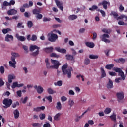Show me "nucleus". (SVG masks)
<instances>
[{
	"label": "nucleus",
	"instance_id": "63",
	"mask_svg": "<svg viewBox=\"0 0 127 127\" xmlns=\"http://www.w3.org/2000/svg\"><path fill=\"white\" fill-rule=\"evenodd\" d=\"M33 111L34 112H40V107H38L37 108H35L33 109Z\"/></svg>",
	"mask_w": 127,
	"mask_h": 127
},
{
	"label": "nucleus",
	"instance_id": "10",
	"mask_svg": "<svg viewBox=\"0 0 127 127\" xmlns=\"http://www.w3.org/2000/svg\"><path fill=\"white\" fill-rule=\"evenodd\" d=\"M55 50L59 52L60 53H63V54H66L67 53V50L65 49H61L60 47H57L55 48Z\"/></svg>",
	"mask_w": 127,
	"mask_h": 127
},
{
	"label": "nucleus",
	"instance_id": "31",
	"mask_svg": "<svg viewBox=\"0 0 127 127\" xmlns=\"http://www.w3.org/2000/svg\"><path fill=\"white\" fill-rule=\"evenodd\" d=\"M105 68L107 69V70H111L114 68V64H107L105 66Z\"/></svg>",
	"mask_w": 127,
	"mask_h": 127
},
{
	"label": "nucleus",
	"instance_id": "37",
	"mask_svg": "<svg viewBox=\"0 0 127 127\" xmlns=\"http://www.w3.org/2000/svg\"><path fill=\"white\" fill-rule=\"evenodd\" d=\"M89 58L90 59H98L99 58V56L96 55H90Z\"/></svg>",
	"mask_w": 127,
	"mask_h": 127
},
{
	"label": "nucleus",
	"instance_id": "59",
	"mask_svg": "<svg viewBox=\"0 0 127 127\" xmlns=\"http://www.w3.org/2000/svg\"><path fill=\"white\" fill-rule=\"evenodd\" d=\"M61 101L62 102H66V101H67V97H65V96H62L61 98Z\"/></svg>",
	"mask_w": 127,
	"mask_h": 127
},
{
	"label": "nucleus",
	"instance_id": "62",
	"mask_svg": "<svg viewBox=\"0 0 127 127\" xmlns=\"http://www.w3.org/2000/svg\"><path fill=\"white\" fill-rule=\"evenodd\" d=\"M61 25L59 24H54L52 26L53 28H58V27H60Z\"/></svg>",
	"mask_w": 127,
	"mask_h": 127
},
{
	"label": "nucleus",
	"instance_id": "52",
	"mask_svg": "<svg viewBox=\"0 0 127 127\" xmlns=\"http://www.w3.org/2000/svg\"><path fill=\"white\" fill-rule=\"evenodd\" d=\"M17 106H19V102H18V101H16L15 103L12 104V108H16Z\"/></svg>",
	"mask_w": 127,
	"mask_h": 127
},
{
	"label": "nucleus",
	"instance_id": "34",
	"mask_svg": "<svg viewBox=\"0 0 127 127\" xmlns=\"http://www.w3.org/2000/svg\"><path fill=\"white\" fill-rule=\"evenodd\" d=\"M89 111H91V109H90V108H88L85 111L84 113H82L81 116L77 117L78 119L80 120V119H82L83 117H84V115L86 114V113H87V112H89Z\"/></svg>",
	"mask_w": 127,
	"mask_h": 127
},
{
	"label": "nucleus",
	"instance_id": "42",
	"mask_svg": "<svg viewBox=\"0 0 127 127\" xmlns=\"http://www.w3.org/2000/svg\"><path fill=\"white\" fill-rule=\"evenodd\" d=\"M89 10H91V11H95V10L98 9V7L95 5H94L91 7V8H89Z\"/></svg>",
	"mask_w": 127,
	"mask_h": 127
},
{
	"label": "nucleus",
	"instance_id": "43",
	"mask_svg": "<svg viewBox=\"0 0 127 127\" xmlns=\"http://www.w3.org/2000/svg\"><path fill=\"white\" fill-rule=\"evenodd\" d=\"M90 62H91V61H90V59L89 58L85 59V60H84L85 65H89V64H90Z\"/></svg>",
	"mask_w": 127,
	"mask_h": 127
},
{
	"label": "nucleus",
	"instance_id": "20",
	"mask_svg": "<svg viewBox=\"0 0 127 127\" xmlns=\"http://www.w3.org/2000/svg\"><path fill=\"white\" fill-rule=\"evenodd\" d=\"M114 60L116 63H125L126 61L125 59L123 58L117 59H114Z\"/></svg>",
	"mask_w": 127,
	"mask_h": 127
},
{
	"label": "nucleus",
	"instance_id": "22",
	"mask_svg": "<svg viewBox=\"0 0 127 127\" xmlns=\"http://www.w3.org/2000/svg\"><path fill=\"white\" fill-rule=\"evenodd\" d=\"M6 6H9V3L6 1H4L1 5L2 9H5L6 8Z\"/></svg>",
	"mask_w": 127,
	"mask_h": 127
},
{
	"label": "nucleus",
	"instance_id": "47",
	"mask_svg": "<svg viewBox=\"0 0 127 127\" xmlns=\"http://www.w3.org/2000/svg\"><path fill=\"white\" fill-rule=\"evenodd\" d=\"M35 17H36V19H37V20L42 19V17H43V16L42 15V14L39 13L37 15L35 16Z\"/></svg>",
	"mask_w": 127,
	"mask_h": 127
},
{
	"label": "nucleus",
	"instance_id": "40",
	"mask_svg": "<svg viewBox=\"0 0 127 127\" xmlns=\"http://www.w3.org/2000/svg\"><path fill=\"white\" fill-rule=\"evenodd\" d=\"M32 13H33V14H34L35 15H37L39 14V13H40V10H37V9H35L33 10Z\"/></svg>",
	"mask_w": 127,
	"mask_h": 127
},
{
	"label": "nucleus",
	"instance_id": "12",
	"mask_svg": "<svg viewBox=\"0 0 127 127\" xmlns=\"http://www.w3.org/2000/svg\"><path fill=\"white\" fill-rule=\"evenodd\" d=\"M108 81H109L106 85L107 89H113V88H114V85H113V81L110 78H108Z\"/></svg>",
	"mask_w": 127,
	"mask_h": 127
},
{
	"label": "nucleus",
	"instance_id": "44",
	"mask_svg": "<svg viewBox=\"0 0 127 127\" xmlns=\"http://www.w3.org/2000/svg\"><path fill=\"white\" fill-rule=\"evenodd\" d=\"M18 88V82H15L13 83V85H12V89H15V88Z\"/></svg>",
	"mask_w": 127,
	"mask_h": 127
},
{
	"label": "nucleus",
	"instance_id": "21",
	"mask_svg": "<svg viewBox=\"0 0 127 127\" xmlns=\"http://www.w3.org/2000/svg\"><path fill=\"white\" fill-rule=\"evenodd\" d=\"M13 114H14V117L15 119H17L18 118H19V111H18V110L15 109L13 111Z\"/></svg>",
	"mask_w": 127,
	"mask_h": 127
},
{
	"label": "nucleus",
	"instance_id": "5",
	"mask_svg": "<svg viewBox=\"0 0 127 127\" xmlns=\"http://www.w3.org/2000/svg\"><path fill=\"white\" fill-rule=\"evenodd\" d=\"M57 39H58V36L54 33L51 34L50 36L48 37V40L51 42H55Z\"/></svg>",
	"mask_w": 127,
	"mask_h": 127
},
{
	"label": "nucleus",
	"instance_id": "7",
	"mask_svg": "<svg viewBox=\"0 0 127 127\" xmlns=\"http://www.w3.org/2000/svg\"><path fill=\"white\" fill-rule=\"evenodd\" d=\"M71 70L72 68H70L66 70H64V71H63V73L64 76L67 75L68 79H71L72 77V72H71Z\"/></svg>",
	"mask_w": 127,
	"mask_h": 127
},
{
	"label": "nucleus",
	"instance_id": "19",
	"mask_svg": "<svg viewBox=\"0 0 127 127\" xmlns=\"http://www.w3.org/2000/svg\"><path fill=\"white\" fill-rule=\"evenodd\" d=\"M100 70H101V78L103 79V78H105V77L107 76V74H106V71L104 69V68L101 67L100 68Z\"/></svg>",
	"mask_w": 127,
	"mask_h": 127
},
{
	"label": "nucleus",
	"instance_id": "64",
	"mask_svg": "<svg viewBox=\"0 0 127 127\" xmlns=\"http://www.w3.org/2000/svg\"><path fill=\"white\" fill-rule=\"evenodd\" d=\"M50 20H51V19H50V18H46V17H44L43 18V21L44 22H46L47 21H50Z\"/></svg>",
	"mask_w": 127,
	"mask_h": 127
},
{
	"label": "nucleus",
	"instance_id": "41",
	"mask_svg": "<svg viewBox=\"0 0 127 127\" xmlns=\"http://www.w3.org/2000/svg\"><path fill=\"white\" fill-rule=\"evenodd\" d=\"M102 32H104V33H108V34H110L111 33V29H106V28H103L102 30Z\"/></svg>",
	"mask_w": 127,
	"mask_h": 127
},
{
	"label": "nucleus",
	"instance_id": "2",
	"mask_svg": "<svg viewBox=\"0 0 127 127\" xmlns=\"http://www.w3.org/2000/svg\"><path fill=\"white\" fill-rule=\"evenodd\" d=\"M114 71L116 72V73H118V75L121 77L123 81H125L126 80V75L124 74V72L122 70V69L118 67H114Z\"/></svg>",
	"mask_w": 127,
	"mask_h": 127
},
{
	"label": "nucleus",
	"instance_id": "33",
	"mask_svg": "<svg viewBox=\"0 0 127 127\" xmlns=\"http://www.w3.org/2000/svg\"><path fill=\"white\" fill-rule=\"evenodd\" d=\"M61 116V113H58L54 116V120L55 121H59V118Z\"/></svg>",
	"mask_w": 127,
	"mask_h": 127
},
{
	"label": "nucleus",
	"instance_id": "48",
	"mask_svg": "<svg viewBox=\"0 0 127 127\" xmlns=\"http://www.w3.org/2000/svg\"><path fill=\"white\" fill-rule=\"evenodd\" d=\"M38 54H39V50H37L36 52H33L31 54V55H32V56L35 57V56H37Z\"/></svg>",
	"mask_w": 127,
	"mask_h": 127
},
{
	"label": "nucleus",
	"instance_id": "6",
	"mask_svg": "<svg viewBox=\"0 0 127 127\" xmlns=\"http://www.w3.org/2000/svg\"><path fill=\"white\" fill-rule=\"evenodd\" d=\"M116 96L117 98V101L119 103L121 102V101L124 100V98H125V94H124V92H118L116 93Z\"/></svg>",
	"mask_w": 127,
	"mask_h": 127
},
{
	"label": "nucleus",
	"instance_id": "24",
	"mask_svg": "<svg viewBox=\"0 0 127 127\" xmlns=\"http://www.w3.org/2000/svg\"><path fill=\"white\" fill-rule=\"evenodd\" d=\"M45 51L47 53H51V52H53V47L46 48L45 49Z\"/></svg>",
	"mask_w": 127,
	"mask_h": 127
},
{
	"label": "nucleus",
	"instance_id": "28",
	"mask_svg": "<svg viewBox=\"0 0 127 127\" xmlns=\"http://www.w3.org/2000/svg\"><path fill=\"white\" fill-rule=\"evenodd\" d=\"M110 15L111 16H114L115 19H117V18H118V16H119V14H118L117 12L115 11H111L110 13Z\"/></svg>",
	"mask_w": 127,
	"mask_h": 127
},
{
	"label": "nucleus",
	"instance_id": "30",
	"mask_svg": "<svg viewBox=\"0 0 127 127\" xmlns=\"http://www.w3.org/2000/svg\"><path fill=\"white\" fill-rule=\"evenodd\" d=\"M9 66L10 67H12L13 68H14V69H15L16 68V63H15V62H12V61H10L9 62Z\"/></svg>",
	"mask_w": 127,
	"mask_h": 127
},
{
	"label": "nucleus",
	"instance_id": "46",
	"mask_svg": "<svg viewBox=\"0 0 127 127\" xmlns=\"http://www.w3.org/2000/svg\"><path fill=\"white\" fill-rule=\"evenodd\" d=\"M27 26L29 28H31L33 26V23L31 21H28L27 22Z\"/></svg>",
	"mask_w": 127,
	"mask_h": 127
},
{
	"label": "nucleus",
	"instance_id": "35",
	"mask_svg": "<svg viewBox=\"0 0 127 127\" xmlns=\"http://www.w3.org/2000/svg\"><path fill=\"white\" fill-rule=\"evenodd\" d=\"M63 83L62 82V81L59 80L57 82H55L54 85L55 86H59V87H61L62 86Z\"/></svg>",
	"mask_w": 127,
	"mask_h": 127
},
{
	"label": "nucleus",
	"instance_id": "29",
	"mask_svg": "<svg viewBox=\"0 0 127 127\" xmlns=\"http://www.w3.org/2000/svg\"><path fill=\"white\" fill-rule=\"evenodd\" d=\"M56 109L58 111H60V110L62 109V104H61V103L59 101L57 103Z\"/></svg>",
	"mask_w": 127,
	"mask_h": 127
},
{
	"label": "nucleus",
	"instance_id": "1",
	"mask_svg": "<svg viewBox=\"0 0 127 127\" xmlns=\"http://www.w3.org/2000/svg\"><path fill=\"white\" fill-rule=\"evenodd\" d=\"M51 62L54 64V65L50 66V64L49 63V62H48V59L47 58L45 59V63L47 69H58L59 68V66L61 65V64L59 63L58 61H56L55 60L51 59Z\"/></svg>",
	"mask_w": 127,
	"mask_h": 127
},
{
	"label": "nucleus",
	"instance_id": "15",
	"mask_svg": "<svg viewBox=\"0 0 127 127\" xmlns=\"http://www.w3.org/2000/svg\"><path fill=\"white\" fill-rule=\"evenodd\" d=\"M109 118L111 119V121L114 122V123H117V115L116 113H113Z\"/></svg>",
	"mask_w": 127,
	"mask_h": 127
},
{
	"label": "nucleus",
	"instance_id": "17",
	"mask_svg": "<svg viewBox=\"0 0 127 127\" xmlns=\"http://www.w3.org/2000/svg\"><path fill=\"white\" fill-rule=\"evenodd\" d=\"M85 45L89 48H94L95 47V44L92 42H86Z\"/></svg>",
	"mask_w": 127,
	"mask_h": 127
},
{
	"label": "nucleus",
	"instance_id": "11",
	"mask_svg": "<svg viewBox=\"0 0 127 127\" xmlns=\"http://www.w3.org/2000/svg\"><path fill=\"white\" fill-rule=\"evenodd\" d=\"M34 88L37 90L38 94H42L44 91L43 88L40 86H37V85H35Z\"/></svg>",
	"mask_w": 127,
	"mask_h": 127
},
{
	"label": "nucleus",
	"instance_id": "3",
	"mask_svg": "<svg viewBox=\"0 0 127 127\" xmlns=\"http://www.w3.org/2000/svg\"><path fill=\"white\" fill-rule=\"evenodd\" d=\"M2 103L3 105H5V106H3V108L4 109H7V108H9V107L11 106V104H12V100L8 98H5L3 100Z\"/></svg>",
	"mask_w": 127,
	"mask_h": 127
},
{
	"label": "nucleus",
	"instance_id": "51",
	"mask_svg": "<svg viewBox=\"0 0 127 127\" xmlns=\"http://www.w3.org/2000/svg\"><path fill=\"white\" fill-rule=\"evenodd\" d=\"M46 99L49 101L50 103H51L52 102V96L51 95H49L48 96H46Z\"/></svg>",
	"mask_w": 127,
	"mask_h": 127
},
{
	"label": "nucleus",
	"instance_id": "56",
	"mask_svg": "<svg viewBox=\"0 0 127 127\" xmlns=\"http://www.w3.org/2000/svg\"><path fill=\"white\" fill-rule=\"evenodd\" d=\"M43 127H51V125L49 122H46L43 125Z\"/></svg>",
	"mask_w": 127,
	"mask_h": 127
},
{
	"label": "nucleus",
	"instance_id": "9",
	"mask_svg": "<svg viewBox=\"0 0 127 127\" xmlns=\"http://www.w3.org/2000/svg\"><path fill=\"white\" fill-rule=\"evenodd\" d=\"M55 3L58 7L60 8V10H62V11L64 10V8L63 7V3L60 2V1L58 0H55Z\"/></svg>",
	"mask_w": 127,
	"mask_h": 127
},
{
	"label": "nucleus",
	"instance_id": "45",
	"mask_svg": "<svg viewBox=\"0 0 127 127\" xmlns=\"http://www.w3.org/2000/svg\"><path fill=\"white\" fill-rule=\"evenodd\" d=\"M74 104H75V102H74V100L72 99H69L68 101L69 106H70V107H73V106H74Z\"/></svg>",
	"mask_w": 127,
	"mask_h": 127
},
{
	"label": "nucleus",
	"instance_id": "32",
	"mask_svg": "<svg viewBox=\"0 0 127 127\" xmlns=\"http://www.w3.org/2000/svg\"><path fill=\"white\" fill-rule=\"evenodd\" d=\"M67 68H68V64H65L62 67V72H64V71L67 70Z\"/></svg>",
	"mask_w": 127,
	"mask_h": 127
},
{
	"label": "nucleus",
	"instance_id": "49",
	"mask_svg": "<svg viewBox=\"0 0 127 127\" xmlns=\"http://www.w3.org/2000/svg\"><path fill=\"white\" fill-rule=\"evenodd\" d=\"M22 24H23L22 22L18 23L17 25V28H24V26Z\"/></svg>",
	"mask_w": 127,
	"mask_h": 127
},
{
	"label": "nucleus",
	"instance_id": "23",
	"mask_svg": "<svg viewBox=\"0 0 127 127\" xmlns=\"http://www.w3.org/2000/svg\"><path fill=\"white\" fill-rule=\"evenodd\" d=\"M35 49H37V50H39L40 49V47H38L36 45H32L30 47V51H34Z\"/></svg>",
	"mask_w": 127,
	"mask_h": 127
},
{
	"label": "nucleus",
	"instance_id": "55",
	"mask_svg": "<svg viewBox=\"0 0 127 127\" xmlns=\"http://www.w3.org/2000/svg\"><path fill=\"white\" fill-rule=\"evenodd\" d=\"M5 84L4 81H3V80L2 78H0V87H2V86H4Z\"/></svg>",
	"mask_w": 127,
	"mask_h": 127
},
{
	"label": "nucleus",
	"instance_id": "60",
	"mask_svg": "<svg viewBox=\"0 0 127 127\" xmlns=\"http://www.w3.org/2000/svg\"><path fill=\"white\" fill-rule=\"evenodd\" d=\"M124 15H121L120 16H118L117 18V20H120V19H124Z\"/></svg>",
	"mask_w": 127,
	"mask_h": 127
},
{
	"label": "nucleus",
	"instance_id": "53",
	"mask_svg": "<svg viewBox=\"0 0 127 127\" xmlns=\"http://www.w3.org/2000/svg\"><path fill=\"white\" fill-rule=\"evenodd\" d=\"M0 72L1 74H4L5 69L4 67L3 66H1L0 67Z\"/></svg>",
	"mask_w": 127,
	"mask_h": 127
},
{
	"label": "nucleus",
	"instance_id": "8",
	"mask_svg": "<svg viewBox=\"0 0 127 127\" xmlns=\"http://www.w3.org/2000/svg\"><path fill=\"white\" fill-rule=\"evenodd\" d=\"M99 6L102 5L104 9H108L107 5H110V2H108L106 0H103L101 3H99L98 4Z\"/></svg>",
	"mask_w": 127,
	"mask_h": 127
},
{
	"label": "nucleus",
	"instance_id": "18",
	"mask_svg": "<svg viewBox=\"0 0 127 127\" xmlns=\"http://www.w3.org/2000/svg\"><path fill=\"white\" fill-rule=\"evenodd\" d=\"M8 15H14L17 13V11L14 9H11L7 11Z\"/></svg>",
	"mask_w": 127,
	"mask_h": 127
},
{
	"label": "nucleus",
	"instance_id": "25",
	"mask_svg": "<svg viewBox=\"0 0 127 127\" xmlns=\"http://www.w3.org/2000/svg\"><path fill=\"white\" fill-rule=\"evenodd\" d=\"M11 39V40H13V36L12 35H9V34H7L6 36L5 37V41L9 42V39Z\"/></svg>",
	"mask_w": 127,
	"mask_h": 127
},
{
	"label": "nucleus",
	"instance_id": "61",
	"mask_svg": "<svg viewBox=\"0 0 127 127\" xmlns=\"http://www.w3.org/2000/svg\"><path fill=\"white\" fill-rule=\"evenodd\" d=\"M121 80H123L122 79V77L121 78V77H119V78H116L115 79V83H120V81H121Z\"/></svg>",
	"mask_w": 127,
	"mask_h": 127
},
{
	"label": "nucleus",
	"instance_id": "26",
	"mask_svg": "<svg viewBox=\"0 0 127 127\" xmlns=\"http://www.w3.org/2000/svg\"><path fill=\"white\" fill-rule=\"evenodd\" d=\"M47 92L49 95H53L56 93V91L53 90L51 88H48Z\"/></svg>",
	"mask_w": 127,
	"mask_h": 127
},
{
	"label": "nucleus",
	"instance_id": "54",
	"mask_svg": "<svg viewBox=\"0 0 127 127\" xmlns=\"http://www.w3.org/2000/svg\"><path fill=\"white\" fill-rule=\"evenodd\" d=\"M40 120H44L45 119V114L44 113L40 114L39 115Z\"/></svg>",
	"mask_w": 127,
	"mask_h": 127
},
{
	"label": "nucleus",
	"instance_id": "13",
	"mask_svg": "<svg viewBox=\"0 0 127 127\" xmlns=\"http://www.w3.org/2000/svg\"><path fill=\"white\" fill-rule=\"evenodd\" d=\"M66 60H70V61H73L75 62V57L72 55H65Z\"/></svg>",
	"mask_w": 127,
	"mask_h": 127
},
{
	"label": "nucleus",
	"instance_id": "36",
	"mask_svg": "<svg viewBox=\"0 0 127 127\" xmlns=\"http://www.w3.org/2000/svg\"><path fill=\"white\" fill-rule=\"evenodd\" d=\"M111 112H112V110H111V108L109 107L106 108L104 110V113L106 114V115H109Z\"/></svg>",
	"mask_w": 127,
	"mask_h": 127
},
{
	"label": "nucleus",
	"instance_id": "50",
	"mask_svg": "<svg viewBox=\"0 0 127 127\" xmlns=\"http://www.w3.org/2000/svg\"><path fill=\"white\" fill-rule=\"evenodd\" d=\"M31 40L32 41H35L37 40V37L36 36V35H33L32 36V37L31 38Z\"/></svg>",
	"mask_w": 127,
	"mask_h": 127
},
{
	"label": "nucleus",
	"instance_id": "14",
	"mask_svg": "<svg viewBox=\"0 0 127 127\" xmlns=\"http://www.w3.org/2000/svg\"><path fill=\"white\" fill-rule=\"evenodd\" d=\"M15 37L18 39V40H19L20 41L23 42L26 40V38H25V37L22 36H19V34H16Z\"/></svg>",
	"mask_w": 127,
	"mask_h": 127
},
{
	"label": "nucleus",
	"instance_id": "57",
	"mask_svg": "<svg viewBox=\"0 0 127 127\" xmlns=\"http://www.w3.org/2000/svg\"><path fill=\"white\" fill-rule=\"evenodd\" d=\"M32 126L33 127H40V124L39 123H33L32 124Z\"/></svg>",
	"mask_w": 127,
	"mask_h": 127
},
{
	"label": "nucleus",
	"instance_id": "38",
	"mask_svg": "<svg viewBox=\"0 0 127 127\" xmlns=\"http://www.w3.org/2000/svg\"><path fill=\"white\" fill-rule=\"evenodd\" d=\"M9 31H11V29L10 28L3 29L2 30V32L4 34H6V33H8Z\"/></svg>",
	"mask_w": 127,
	"mask_h": 127
},
{
	"label": "nucleus",
	"instance_id": "58",
	"mask_svg": "<svg viewBox=\"0 0 127 127\" xmlns=\"http://www.w3.org/2000/svg\"><path fill=\"white\" fill-rule=\"evenodd\" d=\"M11 55L13 57H19V54L17 53H12Z\"/></svg>",
	"mask_w": 127,
	"mask_h": 127
},
{
	"label": "nucleus",
	"instance_id": "16",
	"mask_svg": "<svg viewBox=\"0 0 127 127\" xmlns=\"http://www.w3.org/2000/svg\"><path fill=\"white\" fill-rule=\"evenodd\" d=\"M15 79V76L14 74H10L8 75V83H12V80Z\"/></svg>",
	"mask_w": 127,
	"mask_h": 127
},
{
	"label": "nucleus",
	"instance_id": "27",
	"mask_svg": "<svg viewBox=\"0 0 127 127\" xmlns=\"http://www.w3.org/2000/svg\"><path fill=\"white\" fill-rule=\"evenodd\" d=\"M78 18V16L76 15H71L68 17V19L69 20H75Z\"/></svg>",
	"mask_w": 127,
	"mask_h": 127
},
{
	"label": "nucleus",
	"instance_id": "39",
	"mask_svg": "<svg viewBox=\"0 0 127 127\" xmlns=\"http://www.w3.org/2000/svg\"><path fill=\"white\" fill-rule=\"evenodd\" d=\"M51 57H54L55 58H59L60 57V55L56 54L55 53H53L50 54Z\"/></svg>",
	"mask_w": 127,
	"mask_h": 127
},
{
	"label": "nucleus",
	"instance_id": "4",
	"mask_svg": "<svg viewBox=\"0 0 127 127\" xmlns=\"http://www.w3.org/2000/svg\"><path fill=\"white\" fill-rule=\"evenodd\" d=\"M102 41L105 42V43H110L111 41L107 38H110V35L108 34H104L100 36Z\"/></svg>",
	"mask_w": 127,
	"mask_h": 127
}]
</instances>
